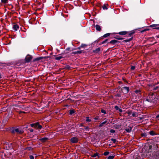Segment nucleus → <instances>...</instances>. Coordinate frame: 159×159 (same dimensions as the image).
Here are the masks:
<instances>
[{
    "label": "nucleus",
    "instance_id": "nucleus-7",
    "mask_svg": "<svg viewBox=\"0 0 159 159\" xmlns=\"http://www.w3.org/2000/svg\"><path fill=\"white\" fill-rule=\"evenodd\" d=\"M35 128L38 129H41L42 128V126L39 124V123H35Z\"/></svg>",
    "mask_w": 159,
    "mask_h": 159
},
{
    "label": "nucleus",
    "instance_id": "nucleus-27",
    "mask_svg": "<svg viewBox=\"0 0 159 159\" xmlns=\"http://www.w3.org/2000/svg\"><path fill=\"white\" fill-rule=\"evenodd\" d=\"M98 154L97 153H95L92 156V157H95L98 156Z\"/></svg>",
    "mask_w": 159,
    "mask_h": 159
},
{
    "label": "nucleus",
    "instance_id": "nucleus-25",
    "mask_svg": "<svg viewBox=\"0 0 159 159\" xmlns=\"http://www.w3.org/2000/svg\"><path fill=\"white\" fill-rule=\"evenodd\" d=\"M109 153V152H104L103 153V155L105 156H107L108 155Z\"/></svg>",
    "mask_w": 159,
    "mask_h": 159
},
{
    "label": "nucleus",
    "instance_id": "nucleus-36",
    "mask_svg": "<svg viewBox=\"0 0 159 159\" xmlns=\"http://www.w3.org/2000/svg\"><path fill=\"white\" fill-rule=\"evenodd\" d=\"M156 118L157 120H159V114L156 116Z\"/></svg>",
    "mask_w": 159,
    "mask_h": 159
},
{
    "label": "nucleus",
    "instance_id": "nucleus-1",
    "mask_svg": "<svg viewBox=\"0 0 159 159\" xmlns=\"http://www.w3.org/2000/svg\"><path fill=\"white\" fill-rule=\"evenodd\" d=\"M157 98L153 93H150L146 100L150 102H155L157 101Z\"/></svg>",
    "mask_w": 159,
    "mask_h": 159
},
{
    "label": "nucleus",
    "instance_id": "nucleus-37",
    "mask_svg": "<svg viewBox=\"0 0 159 159\" xmlns=\"http://www.w3.org/2000/svg\"><path fill=\"white\" fill-rule=\"evenodd\" d=\"M30 159H34V157L32 155L30 156Z\"/></svg>",
    "mask_w": 159,
    "mask_h": 159
},
{
    "label": "nucleus",
    "instance_id": "nucleus-41",
    "mask_svg": "<svg viewBox=\"0 0 159 159\" xmlns=\"http://www.w3.org/2000/svg\"><path fill=\"white\" fill-rule=\"evenodd\" d=\"M72 54H77V52L76 51L73 52H72Z\"/></svg>",
    "mask_w": 159,
    "mask_h": 159
},
{
    "label": "nucleus",
    "instance_id": "nucleus-28",
    "mask_svg": "<svg viewBox=\"0 0 159 159\" xmlns=\"http://www.w3.org/2000/svg\"><path fill=\"white\" fill-rule=\"evenodd\" d=\"M111 140L114 143H115L116 141V140L115 139H111Z\"/></svg>",
    "mask_w": 159,
    "mask_h": 159
},
{
    "label": "nucleus",
    "instance_id": "nucleus-19",
    "mask_svg": "<svg viewBox=\"0 0 159 159\" xmlns=\"http://www.w3.org/2000/svg\"><path fill=\"white\" fill-rule=\"evenodd\" d=\"M114 157V156L112 155V156H109L108 158L107 159H113Z\"/></svg>",
    "mask_w": 159,
    "mask_h": 159
},
{
    "label": "nucleus",
    "instance_id": "nucleus-14",
    "mask_svg": "<svg viewBox=\"0 0 159 159\" xmlns=\"http://www.w3.org/2000/svg\"><path fill=\"white\" fill-rule=\"evenodd\" d=\"M158 26V25L157 24H153L152 25L150 26V27H152V28H153L154 29H155V28L156 27Z\"/></svg>",
    "mask_w": 159,
    "mask_h": 159
},
{
    "label": "nucleus",
    "instance_id": "nucleus-35",
    "mask_svg": "<svg viewBox=\"0 0 159 159\" xmlns=\"http://www.w3.org/2000/svg\"><path fill=\"white\" fill-rule=\"evenodd\" d=\"M115 108L116 109V110H119V109H120L119 108V107L117 106L115 107Z\"/></svg>",
    "mask_w": 159,
    "mask_h": 159
},
{
    "label": "nucleus",
    "instance_id": "nucleus-47",
    "mask_svg": "<svg viewBox=\"0 0 159 159\" xmlns=\"http://www.w3.org/2000/svg\"><path fill=\"white\" fill-rule=\"evenodd\" d=\"M23 111H19V113L20 114V113H23Z\"/></svg>",
    "mask_w": 159,
    "mask_h": 159
},
{
    "label": "nucleus",
    "instance_id": "nucleus-51",
    "mask_svg": "<svg viewBox=\"0 0 159 159\" xmlns=\"http://www.w3.org/2000/svg\"><path fill=\"white\" fill-rule=\"evenodd\" d=\"M25 113V111H23V113Z\"/></svg>",
    "mask_w": 159,
    "mask_h": 159
},
{
    "label": "nucleus",
    "instance_id": "nucleus-9",
    "mask_svg": "<svg viewBox=\"0 0 159 159\" xmlns=\"http://www.w3.org/2000/svg\"><path fill=\"white\" fill-rule=\"evenodd\" d=\"M13 28L16 30H17L19 28V26L17 24H15L13 25Z\"/></svg>",
    "mask_w": 159,
    "mask_h": 159
},
{
    "label": "nucleus",
    "instance_id": "nucleus-26",
    "mask_svg": "<svg viewBox=\"0 0 159 159\" xmlns=\"http://www.w3.org/2000/svg\"><path fill=\"white\" fill-rule=\"evenodd\" d=\"M84 128L85 130H86V131H87V130L89 131V127L88 126L85 127H84Z\"/></svg>",
    "mask_w": 159,
    "mask_h": 159
},
{
    "label": "nucleus",
    "instance_id": "nucleus-53",
    "mask_svg": "<svg viewBox=\"0 0 159 159\" xmlns=\"http://www.w3.org/2000/svg\"><path fill=\"white\" fill-rule=\"evenodd\" d=\"M80 47L78 48H79V49H80Z\"/></svg>",
    "mask_w": 159,
    "mask_h": 159
},
{
    "label": "nucleus",
    "instance_id": "nucleus-34",
    "mask_svg": "<svg viewBox=\"0 0 159 159\" xmlns=\"http://www.w3.org/2000/svg\"><path fill=\"white\" fill-rule=\"evenodd\" d=\"M30 125L32 127H33L34 126L35 127V124H31Z\"/></svg>",
    "mask_w": 159,
    "mask_h": 159
},
{
    "label": "nucleus",
    "instance_id": "nucleus-10",
    "mask_svg": "<svg viewBox=\"0 0 159 159\" xmlns=\"http://www.w3.org/2000/svg\"><path fill=\"white\" fill-rule=\"evenodd\" d=\"M95 28L96 30L98 31H100L101 30V28L100 26L98 25H95Z\"/></svg>",
    "mask_w": 159,
    "mask_h": 159
},
{
    "label": "nucleus",
    "instance_id": "nucleus-39",
    "mask_svg": "<svg viewBox=\"0 0 159 159\" xmlns=\"http://www.w3.org/2000/svg\"><path fill=\"white\" fill-rule=\"evenodd\" d=\"M155 29H157V30H159V26L158 25V26H156L155 28Z\"/></svg>",
    "mask_w": 159,
    "mask_h": 159
},
{
    "label": "nucleus",
    "instance_id": "nucleus-17",
    "mask_svg": "<svg viewBox=\"0 0 159 159\" xmlns=\"http://www.w3.org/2000/svg\"><path fill=\"white\" fill-rule=\"evenodd\" d=\"M110 34L109 33H107L105 34L103 36V37L104 38H106L108 36H110Z\"/></svg>",
    "mask_w": 159,
    "mask_h": 159
},
{
    "label": "nucleus",
    "instance_id": "nucleus-5",
    "mask_svg": "<svg viewBox=\"0 0 159 159\" xmlns=\"http://www.w3.org/2000/svg\"><path fill=\"white\" fill-rule=\"evenodd\" d=\"M121 89L123 92L125 93H127L129 92V88L127 87H124L122 88Z\"/></svg>",
    "mask_w": 159,
    "mask_h": 159
},
{
    "label": "nucleus",
    "instance_id": "nucleus-29",
    "mask_svg": "<svg viewBox=\"0 0 159 159\" xmlns=\"http://www.w3.org/2000/svg\"><path fill=\"white\" fill-rule=\"evenodd\" d=\"M101 111L102 113H105V114L106 113V111L104 110H103V109L101 110Z\"/></svg>",
    "mask_w": 159,
    "mask_h": 159
},
{
    "label": "nucleus",
    "instance_id": "nucleus-40",
    "mask_svg": "<svg viewBox=\"0 0 159 159\" xmlns=\"http://www.w3.org/2000/svg\"><path fill=\"white\" fill-rule=\"evenodd\" d=\"M77 54L81 53L82 52L81 51H77Z\"/></svg>",
    "mask_w": 159,
    "mask_h": 159
},
{
    "label": "nucleus",
    "instance_id": "nucleus-20",
    "mask_svg": "<svg viewBox=\"0 0 159 159\" xmlns=\"http://www.w3.org/2000/svg\"><path fill=\"white\" fill-rule=\"evenodd\" d=\"M155 159H159V152L157 153Z\"/></svg>",
    "mask_w": 159,
    "mask_h": 159
},
{
    "label": "nucleus",
    "instance_id": "nucleus-48",
    "mask_svg": "<svg viewBox=\"0 0 159 159\" xmlns=\"http://www.w3.org/2000/svg\"><path fill=\"white\" fill-rule=\"evenodd\" d=\"M70 49V48H67L66 49V50H69Z\"/></svg>",
    "mask_w": 159,
    "mask_h": 159
},
{
    "label": "nucleus",
    "instance_id": "nucleus-18",
    "mask_svg": "<svg viewBox=\"0 0 159 159\" xmlns=\"http://www.w3.org/2000/svg\"><path fill=\"white\" fill-rule=\"evenodd\" d=\"M132 116L134 117V116H137V114L135 112H133L132 113Z\"/></svg>",
    "mask_w": 159,
    "mask_h": 159
},
{
    "label": "nucleus",
    "instance_id": "nucleus-3",
    "mask_svg": "<svg viewBox=\"0 0 159 159\" xmlns=\"http://www.w3.org/2000/svg\"><path fill=\"white\" fill-rule=\"evenodd\" d=\"M22 132L23 131L22 130H20L18 128L13 129L12 130V133H17L18 134H21Z\"/></svg>",
    "mask_w": 159,
    "mask_h": 159
},
{
    "label": "nucleus",
    "instance_id": "nucleus-12",
    "mask_svg": "<svg viewBox=\"0 0 159 159\" xmlns=\"http://www.w3.org/2000/svg\"><path fill=\"white\" fill-rule=\"evenodd\" d=\"M127 33L126 31H121L119 32L118 34L120 35H124L126 34Z\"/></svg>",
    "mask_w": 159,
    "mask_h": 159
},
{
    "label": "nucleus",
    "instance_id": "nucleus-44",
    "mask_svg": "<svg viewBox=\"0 0 159 159\" xmlns=\"http://www.w3.org/2000/svg\"><path fill=\"white\" fill-rule=\"evenodd\" d=\"M98 117H95L94 118V119L95 120H98Z\"/></svg>",
    "mask_w": 159,
    "mask_h": 159
},
{
    "label": "nucleus",
    "instance_id": "nucleus-6",
    "mask_svg": "<svg viewBox=\"0 0 159 159\" xmlns=\"http://www.w3.org/2000/svg\"><path fill=\"white\" fill-rule=\"evenodd\" d=\"M107 122H108V119L106 120L104 122H103L101 123H100L99 125V127H102L103 125L104 124L107 123Z\"/></svg>",
    "mask_w": 159,
    "mask_h": 159
},
{
    "label": "nucleus",
    "instance_id": "nucleus-50",
    "mask_svg": "<svg viewBox=\"0 0 159 159\" xmlns=\"http://www.w3.org/2000/svg\"><path fill=\"white\" fill-rule=\"evenodd\" d=\"M154 90H156V88H154Z\"/></svg>",
    "mask_w": 159,
    "mask_h": 159
},
{
    "label": "nucleus",
    "instance_id": "nucleus-49",
    "mask_svg": "<svg viewBox=\"0 0 159 159\" xmlns=\"http://www.w3.org/2000/svg\"><path fill=\"white\" fill-rule=\"evenodd\" d=\"M146 30H143V31H142V32H143L144 31H146Z\"/></svg>",
    "mask_w": 159,
    "mask_h": 159
},
{
    "label": "nucleus",
    "instance_id": "nucleus-21",
    "mask_svg": "<svg viewBox=\"0 0 159 159\" xmlns=\"http://www.w3.org/2000/svg\"><path fill=\"white\" fill-rule=\"evenodd\" d=\"M149 134H150L151 135H154L155 134V133L153 131H150V132H149Z\"/></svg>",
    "mask_w": 159,
    "mask_h": 159
},
{
    "label": "nucleus",
    "instance_id": "nucleus-23",
    "mask_svg": "<svg viewBox=\"0 0 159 159\" xmlns=\"http://www.w3.org/2000/svg\"><path fill=\"white\" fill-rule=\"evenodd\" d=\"M75 112L74 110H70V114L72 115Z\"/></svg>",
    "mask_w": 159,
    "mask_h": 159
},
{
    "label": "nucleus",
    "instance_id": "nucleus-11",
    "mask_svg": "<svg viewBox=\"0 0 159 159\" xmlns=\"http://www.w3.org/2000/svg\"><path fill=\"white\" fill-rule=\"evenodd\" d=\"M108 6L107 4H104L102 6V8L103 10H107V7Z\"/></svg>",
    "mask_w": 159,
    "mask_h": 159
},
{
    "label": "nucleus",
    "instance_id": "nucleus-31",
    "mask_svg": "<svg viewBox=\"0 0 159 159\" xmlns=\"http://www.w3.org/2000/svg\"><path fill=\"white\" fill-rule=\"evenodd\" d=\"M115 130H113V129H111V130H110V132L111 133H114L115 132Z\"/></svg>",
    "mask_w": 159,
    "mask_h": 159
},
{
    "label": "nucleus",
    "instance_id": "nucleus-8",
    "mask_svg": "<svg viewBox=\"0 0 159 159\" xmlns=\"http://www.w3.org/2000/svg\"><path fill=\"white\" fill-rule=\"evenodd\" d=\"M62 58H63V56L60 54L56 56L55 57V59L57 60H59Z\"/></svg>",
    "mask_w": 159,
    "mask_h": 159
},
{
    "label": "nucleus",
    "instance_id": "nucleus-16",
    "mask_svg": "<svg viewBox=\"0 0 159 159\" xmlns=\"http://www.w3.org/2000/svg\"><path fill=\"white\" fill-rule=\"evenodd\" d=\"M1 2L2 3H7L8 2V0H1Z\"/></svg>",
    "mask_w": 159,
    "mask_h": 159
},
{
    "label": "nucleus",
    "instance_id": "nucleus-42",
    "mask_svg": "<svg viewBox=\"0 0 159 159\" xmlns=\"http://www.w3.org/2000/svg\"><path fill=\"white\" fill-rule=\"evenodd\" d=\"M119 111L120 112H122V109H119Z\"/></svg>",
    "mask_w": 159,
    "mask_h": 159
},
{
    "label": "nucleus",
    "instance_id": "nucleus-13",
    "mask_svg": "<svg viewBox=\"0 0 159 159\" xmlns=\"http://www.w3.org/2000/svg\"><path fill=\"white\" fill-rule=\"evenodd\" d=\"M117 41L116 40H111L110 42V43L112 44H115L117 42Z\"/></svg>",
    "mask_w": 159,
    "mask_h": 159
},
{
    "label": "nucleus",
    "instance_id": "nucleus-43",
    "mask_svg": "<svg viewBox=\"0 0 159 159\" xmlns=\"http://www.w3.org/2000/svg\"><path fill=\"white\" fill-rule=\"evenodd\" d=\"M134 34V33H130L129 34V35H132V34Z\"/></svg>",
    "mask_w": 159,
    "mask_h": 159
},
{
    "label": "nucleus",
    "instance_id": "nucleus-38",
    "mask_svg": "<svg viewBox=\"0 0 159 159\" xmlns=\"http://www.w3.org/2000/svg\"><path fill=\"white\" fill-rule=\"evenodd\" d=\"M132 112L131 111H128V114L129 115H130L132 113Z\"/></svg>",
    "mask_w": 159,
    "mask_h": 159
},
{
    "label": "nucleus",
    "instance_id": "nucleus-22",
    "mask_svg": "<svg viewBox=\"0 0 159 159\" xmlns=\"http://www.w3.org/2000/svg\"><path fill=\"white\" fill-rule=\"evenodd\" d=\"M47 139H48L47 138H43L41 139V140L42 141L44 142L45 141H46Z\"/></svg>",
    "mask_w": 159,
    "mask_h": 159
},
{
    "label": "nucleus",
    "instance_id": "nucleus-4",
    "mask_svg": "<svg viewBox=\"0 0 159 159\" xmlns=\"http://www.w3.org/2000/svg\"><path fill=\"white\" fill-rule=\"evenodd\" d=\"M71 142L72 143H75L78 142V138L75 137H73L70 140Z\"/></svg>",
    "mask_w": 159,
    "mask_h": 159
},
{
    "label": "nucleus",
    "instance_id": "nucleus-32",
    "mask_svg": "<svg viewBox=\"0 0 159 159\" xmlns=\"http://www.w3.org/2000/svg\"><path fill=\"white\" fill-rule=\"evenodd\" d=\"M135 66H131V69L132 70H134L135 68Z\"/></svg>",
    "mask_w": 159,
    "mask_h": 159
},
{
    "label": "nucleus",
    "instance_id": "nucleus-30",
    "mask_svg": "<svg viewBox=\"0 0 159 159\" xmlns=\"http://www.w3.org/2000/svg\"><path fill=\"white\" fill-rule=\"evenodd\" d=\"M107 40H108L107 39H106L105 40H104L102 42V44H104V43H106Z\"/></svg>",
    "mask_w": 159,
    "mask_h": 159
},
{
    "label": "nucleus",
    "instance_id": "nucleus-2",
    "mask_svg": "<svg viewBox=\"0 0 159 159\" xmlns=\"http://www.w3.org/2000/svg\"><path fill=\"white\" fill-rule=\"evenodd\" d=\"M32 59V57L30 55H28L26 56L25 59V61L26 62H29Z\"/></svg>",
    "mask_w": 159,
    "mask_h": 159
},
{
    "label": "nucleus",
    "instance_id": "nucleus-46",
    "mask_svg": "<svg viewBox=\"0 0 159 159\" xmlns=\"http://www.w3.org/2000/svg\"><path fill=\"white\" fill-rule=\"evenodd\" d=\"M142 136H146V135L144 134H142Z\"/></svg>",
    "mask_w": 159,
    "mask_h": 159
},
{
    "label": "nucleus",
    "instance_id": "nucleus-15",
    "mask_svg": "<svg viewBox=\"0 0 159 159\" xmlns=\"http://www.w3.org/2000/svg\"><path fill=\"white\" fill-rule=\"evenodd\" d=\"M125 130L128 133L130 132L131 131V128L125 129Z\"/></svg>",
    "mask_w": 159,
    "mask_h": 159
},
{
    "label": "nucleus",
    "instance_id": "nucleus-45",
    "mask_svg": "<svg viewBox=\"0 0 159 159\" xmlns=\"http://www.w3.org/2000/svg\"><path fill=\"white\" fill-rule=\"evenodd\" d=\"M30 131L31 132H33V129H31L30 130Z\"/></svg>",
    "mask_w": 159,
    "mask_h": 159
},
{
    "label": "nucleus",
    "instance_id": "nucleus-33",
    "mask_svg": "<svg viewBox=\"0 0 159 159\" xmlns=\"http://www.w3.org/2000/svg\"><path fill=\"white\" fill-rule=\"evenodd\" d=\"M135 92L136 93H140V91L139 90H136L135 91Z\"/></svg>",
    "mask_w": 159,
    "mask_h": 159
},
{
    "label": "nucleus",
    "instance_id": "nucleus-52",
    "mask_svg": "<svg viewBox=\"0 0 159 159\" xmlns=\"http://www.w3.org/2000/svg\"><path fill=\"white\" fill-rule=\"evenodd\" d=\"M83 45H81V47H83Z\"/></svg>",
    "mask_w": 159,
    "mask_h": 159
},
{
    "label": "nucleus",
    "instance_id": "nucleus-24",
    "mask_svg": "<svg viewBox=\"0 0 159 159\" xmlns=\"http://www.w3.org/2000/svg\"><path fill=\"white\" fill-rule=\"evenodd\" d=\"M86 121L89 122L91 121V120L89 119V117H87L86 118Z\"/></svg>",
    "mask_w": 159,
    "mask_h": 159
}]
</instances>
